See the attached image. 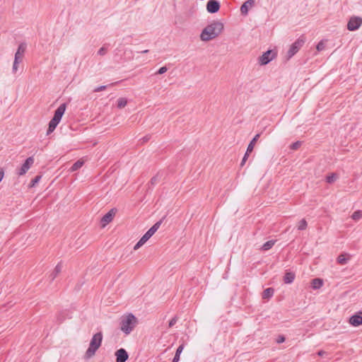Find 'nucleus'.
Returning <instances> with one entry per match:
<instances>
[{
	"instance_id": "obj_21",
	"label": "nucleus",
	"mask_w": 362,
	"mask_h": 362,
	"mask_svg": "<svg viewBox=\"0 0 362 362\" xmlns=\"http://www.w3.org/2000/svg\"><path fill=\"white\" fill-rule=\"evenodd\" d=\"M260 136V134H257L253 139L250 141L247 146V151L252 152L254 149L255 145Z\"/></svg>"
},
{
	"instance_id": "obj_36",
	"label": "nucleus",
	"mask_w": 362,
	"mask_h": 362,
	"mask_svg": "<svg viewBox=\"0 0 362 362\" xmlns=\"http://www.w3.org/2000/svg\"><path fill=\"white\" fill-rule=\"evenodd\" d=\"M301 144H302L301 141H296L291 145V149L297 150L298 148H300Z\"/></svg>"
},
{
	"instance_id": "obj_43",
	"label": "nucleus",
	"mask_w": 362,
	"mask_h": 362,
	"mask_svg": "<svg viewBox=\"0 0 362 362\" xmlns=\"http://www.w3.org/2000/svg\"><path fill=\"white\" fill-rule=\"evenodd\" d=\"M150 139H151V136L150 135H146V136H144L142 139H141V141L142 143H146L148 141H149Z\"/></svg>"
},
{
	"instance_id": "obj_11",
	"label": "nucleus",
	"mask_w": 362,
	"mask_h": 362,
	"mask_svg": "<svg viewBox=\"0 0 362 362\" xmlns=\"http://www.w3.org/2000/svg\"><path fill=\"white\" fill-rule=\"evenodd\" d=\"M66 108V104L62 103L61 104L57 109L54 111V117H52L53 119H55L60 122L62 116L64 115L65 110Z\"/></svg>"
},
{
	"instance_id": "obj_38",
	"label": "nucleus",
	"mask_w": 362,
	"mask_h": 362,
	"mask_svg": "<svg viewBox=\"0 0 362 362\" xmlns=\"http://www.w3.org/2000/svg\"><path fill=\"white\" fill-rule=\"evenodd\" d=\"M177 316H175L173 317L170 321H169V325H168V327H172L173 326H174L177 321Z\"/></svg>"
},
{
	"instance_id": "obj_17",
	"label": "nucleus",
	"mask_w": 362,
	"mask_h": 362,
	"mask_svg": "<svg viewBox=\"0 0 362 362\" xmlns=\"http://www.w3.org/2000/svg\"><path fill=\"white\" fill-rule=\"evenodd\" d=\"M295 274L291 272H286L284 276L285 284H291L295 279Z\"/></svg>"
},
{
	"instance_id": "obj_39",
	"label": "nucleus",
	"mask_w": 362,
	"mask_h": 362,
	"mask_svg": "<svg viewBox=\"0 0 362 362\" xmlns=\"http://www.w3.org/2000/svg\"><path fill=\"white\" fill-rule=\"evenodd\" d=\"M167 71L168 68L166 66H162L156 72V74L160 75L165 73Z\"/></svg>"
},
{
	"instance_id": "obj_14",
	"label": "nucleus",
	"mask_w": 362,
	"mask_h": 362,
	"mask_svg": "<svg viewBox=\"0 0 362 362\" xmlns=\"http://www.w3.org/2000/svg\"><path fill=\"white\" fill-rule=\"evenodd\" d=\"M255 5V0H247L244 2L240 6V12L243 16H246L248 13L249 8Z\"/></svg>"
},
{
	"instance_id": "obj_34",
	"label": "nucleus",
	"mask_w": 362,
	"mask_h": 362,
	"mask_svg": "<svg viewBox=\"0 0 362 362\" xmlns=\"http://www.w3.org/2000/svg\"><path fill=\"white\" fill-rule=\"evenodd\" d=\"M162 223V220H160L159 221H157L153 226H151L150 228L153 230L154 233H156L159 227L160 226Z\"/></svg>"
},
{
	"instance_id": "obj_15",
	"label": "nucleus",
	"mask_w": 362,
	"mask_h": 362,
	"mask_svg": "<svg viewBox=\"0 0 362 362\" xmlns=\"http://www.w3.org/2000/svg\"><path fill=\"white\" fill-rule=\"evenodd\" d=\"M27 49V44L25 42H21L18 45L17 51L15 53V56L23 58L25 52Z\"/></svg>"
},
{
	"instance_id": "obj_25",
	"label": "nucleus",
	"mask_w": 362,
	"mask_h": 362,
	"mask_svg": "<svg viewBox=\"0 0 362 362\" xmlns=\"http://www.w3.org/2000/svg\"><path fill=\"white\" fill-rule=\"evenodd\" d=\"M84 164V162L81 160H78L77 161H76L73 165L70 168V170L71 172H74V171H76L78 170V169H80Z\"/></svg>"
},
{
	"instance_id": "obj_32",
	"label": "nucleus",
	"mask_w": 362,
	"mask_h": 362,
	"mask_svg": "<svg viewBox=\"0 0 362 362\" xmlns=\"http://www.w3.org/2000/svg\"><path fill=\"white\" fill-rule=\"evenodd\" d=\"M109 47V44H105L98 51V54L101 56H104L107 52V49Z\"/></svg>"
},
{
	"instance_id": "obj_31",
	"label": "nucleus",
	"mask_w": 362,
	"mask_h": 362,
	"mask_svg": "<svg viewBox=\"0 0 362 362\" xmlns=\"http://www.w3.org/2000/svg\"><path fill=\"white\" fill-rule=\"evenodd\" d=\"M307 226H308L307 221H305V219L303 218L299 221L298 225V229L299 230H304L306 229Z\"/></svg>"
},
{
	"instance_id": "obj_2",
	"label": "nucleus",
	"mask_w": 362,
	"mask_h": 362,
	"mask_svg": "<svg viewBox=\"0 0 362 362\" xmlns=\"http://www.w3.org/2000/svg\"><path fill=\"white\" fill-rule=\"evenodd\" d=\"M137 323V318L132 313L122 315L119 322L120 329L125 334H129L136 327Z\"/></svg>"
},
{
	"instance_id": "obj_28",
	"label": "nucleus",
	"mask_w": 362,
	"mask_h": 362,
	"mask_svg": "<svg viewBox=\"0 0 362 362\" xmlns=\"http://www.w3.org/2000/svg\"><path fill=\"white\" fill-rule=\"evenodd\" d=\"M155 233L153 231V230H151V228H149L146 232V233L141 237L142 239H144V241L145 242H147V240H148L151 236L154 234Z\"/></svg>"
},
{
	"instance_id": "obj_48",
	"label": "nucleus",
	"mask_w": 362,
	"mask_h": 362,
	"mask_svg": "<svg viewBox=\"0 0 362 362\" xmlns=\"http://www.w3.org/2000/svg\"><path fill=\"white\" fill-rule=\"evenodd\" d=\"M148 52H149L148 49H145V50L141 51V53L144 54V53H148Z\"/></svg>"
},
{
	"instance_id": "obj_5",
	"label": "nucleus",
	"mask_w": 362,
	"mask_h": 362,
	"mask_svg": "<svg viewBox=\"0 0 362 362\" xmlns=\"http://www.w3.org/2000/svg\"><path fill=\"white\" fill-rule=\"evenodd\" d=\"M276 56V53L274 50L269 49L259 57V64L260 65H266L272 61Z\"/></svg>"
},
{
	"instance_id": "obj_6",
	"label": "nucleus",
	"mask_w": 362,
	"mask_h": 362,
	"mask_svg": "<svg viewBox=\"0 0 362 362\" xmlns=\"http://www.w3.org/2000/svg\"><path fill=\"white\" fill-rule=\"evenodd\" d=\"M362 25V18L361 17L354 16L351 17L348 23L347 29L350 31L358 30Z\"/></svg>"
},
{
	"instance_id": "obj_45",
	"label": "nucleus",
	"mask_w": 362,
	"mask_h": 362,
	"mask_svg": "<svg viewBox=\"0 0 362 362\" xmlns=\"http://www.w3.org/2000/svg\"><path fill=\"white\" fill-rule=\"evenodd\" d=\"M325 354V351L320 350L317 352V355L320 356H322Z\"/></svg>"
},
{
	"instance_id": "obj_40",
	"label": "nucleus",
	"mask_w": 362,
	"mask_h": 362,
	"mask_svg": "<svg viewBox=\"0 0 362 362\" xmlns=\"http://www.w3.org/2000/svg\"><path fill=\"white\" fill-rule=\"evenodd\" d=\"M158 180H159V176H158V175H156L153 176V177L151 179L150 182H151V184L152 185H156V184L158 182Z\"/></svg>"
},
{
	"instance_id": "obj_24",
	"label": "nucleus",
	"mask_w": 362,
	"mask_h": 362,
	"mask_svg": "<svg viewBox=\"0 0 362 362\" xmlns=\"http://www.w3.org/2000/svg\"><path fill=\"white\" fill-rule=\"evenodd\" d=\"M184 349V344L180 345L175 352L174 358L173 359V362H178L180 361V356Z\"/></svg>"
},
{
	"instance_id": "obj_18",
	"label": "nucleus",
	"mask_w": 362,
	"mask_h": 362,
	"mask_svg": "<svg viewBox=\"0 0 362 362\" xmlns=\"http://www.w3.org/2000/svg\"><path fill=\"white\" fill-rule=\"evenodd\" d=\"M59 123V122L58 121L53 119L52 118V119L49 122V126H48V129L47 131V135H49V134L53 132L54 131V129H56V127H57Z\"/></svg>"
},
{
	"instance_id": "obj_37",
	"label": "nucleus",
	"mask_w": 362,
	"mask_h": 362,
	"mask_svg": "<svg viewBox=\"0 0 362 362\" xmlns=\"http://www.w3.org/2000/svg\"><path fill=\"white\" fill-rule=\"evenodd\" d=\"M325 43L322 41L319 42L316 46V49L319 52L325 49Z\"/></svg>"
},
{
	"instance_id": "obj_20",
	"label": "nucleus",
	"mask_w": 362,
	"mask_h": 362,
	"mask_svg": "<svg viewBox=\"0 0 362 362\" xmlns=\"http://www.w3.org/2000/svg\"><path fill=\"white\" fill-rule=\"evenodd\" d=\"M274 289L273 288H267L264 290L262 293V298L263 299H269L272 298L274 295Z\"/></svg>"
},
{
	"instance_id": "obj_8",
	"label": "nucleus",
	"mask_w": 362,
	"mask_h": 362,
	"mask_svg": "<svg viewBox=\"0 0 362 362\" xmlns=\"http://www.w3.org/2000/svg\"><path fill=\"white\" fill-rule=\"evenodd\" d=\"M221 5L218 0H209L206 3V11L210 13H216L220 9Z\"/></svg>"
},
{
	"instance_id": "obj_19",
	"label": "nucleus",
	"mask_w": 362,
	"mask_h": 362,
	"mask_svg": "<svg viewBox=\"0 0 362 362\" xmlns=\"http://www.w3.org/2000/svg\"><path fill=\"white\" fill-rule=\"evenodd\" d=\"M323 285V280L320 278H315L312 280L311 286L313 289H318Z\"/></svg>"
},
{
	"instance_id": "obj_16",
	"label": "nucleus",
	"mask_w": 362,
	"mask_h": 362,
	"mask_svg": "<svg viewBox=\"0 0 362 362\" xmlns=\"http://www.w3.org/2000/svg\"><path fill=\"white\" fill-rule=\"evenodd\" d=\"M62 263L59 262L57 264V266L55 267V268L54 269L53 272H52V274L49 275V279H50V281H52L54 280V279L58 276V274L59 273H61L62 272Z\"/></svg>"
},
{
	"instance_id": "obj_22",
	"label": "nucleus",
	"mask_w": 362,
	"mask_h": 362,
	"mask_svg": "<svg viewBox=\"0 0 362 362\" xmlns=\"http://www.w3.org/2000/svg\"><path fill=\"white\" fill-rule=\"evenodd\" d=\"M276 241V240H275L267 241L265 243L263 244V245L261 247V250L263 251H267L270 250L274 245Z\"/></svg>"
},
{
	"instance_id": "obj_29",
	"label": "nucleus",
	"mask_w": 362,
	"mask_h": 362,
	"mask_svg": "<svg viewBox=\"0 0 362 362\" xmlns=\"http://www.w3.org/2000/svg\"><path fill=\"white\" fill-rule=\"evenodd\" d=\"M362 218V211L361 210H357L353 213L351 215V218L354 221H358Z\"/></svg>"
},
{
	"instance_id": "obj_35",
	"label": "nucleus",
	"mask_w": 362,
	"mask_h": 362,
	"mask_svg": "<svg viewBox=\"0 0 362 362\" xmlns=\"http://www.w3.org/2000/svg\"><path fill=\"white\" fill-rule=\"evenodd\" d=\"M146 242L144 241V239H142L141 238L140 240L136 243V244L134 247V250H136L139 247H141Z\"/></svg>"
},
{
	"instance_id": "obj_30",
	"label": "nucleus",
	"mask_w": 362,
	"mask_h": 362,
	"mask_svg": "<svg viewBox=\"0 0 362 362\" xmlns=\"http://www.w3.org/2000/svg\"><path fill=\"white\" fill-rule=\"evenodd\" d=\"M127 104V100L124 98H119L117 100V107L119 108H123Z\"/></svg>"
},
{
	"instance_id": "obj_1",
	"label": "nucleus",
	"mask_w": 362,
	"mask_h": 362,
	"mask_svg": "<svg viewBox=\"0 0 362 362\" xmlns=\"http://www.w3.org/2000/svg\"><path fill=\"white\" fill-rule=\"evenodd\" d=\"M223 30V24L218 21H213L203 29L200 38L202 41H209L218 36Z\"/></svg>"
},
{
	"instance_id": "obj_33",
	"label": "nucleus",
	"mask_w": 362,
	"mask_h": 362,
	"mask_svg": "<svg viewBox=\"0 0 362 362\" xmlns=\"http://www.w3.org/2000/svg\"><path fill=\"white\" fill-rule=\"evenodd\" d=\"M41 179V176L40 175H37L35 176L31 181H30V187H34L37 183L39 182V181Z\"/></svg>"
},
{
	"instance_id": "obj_12",
	"label": "nucleus",
	"mask_w": 362,
	"mask_h": 362,
	"mask_svg": "<svg viewBox=\"0 0 362 362\" xmlns=\"http://www.w3.org/2000/svg\"><path fill=\"white\" fill-rule=\"evenodd\" d=\"M66 108V104L62 103L61 104L57 109L54 111V117H52L53 119H55L60 122L62 116L64 115L65 110Z\"/></svg>"
},
{
	"instance_id": "obj_42",
	"label": "nucleus",
	"mask_w": 362,
	"mask_h": 362,
	"mask_svg": "<svg viewBox=\"0 0 362 362\" xmlns=\"http://www.w3.org/2000/svg\"><path fill=\"white\" fill-rule=\"evenodd\" d=\"M285 341V337L283 335H279L276 339V342L278 344L283 343Z\"/></svg>"
},
{
	"instance_id": "obj_27",
	"label": "nucleus",
	"mask_w": 362,
	"mask_h": 362,
	"mask_svg": "<svg viewBox=\"0 0 362 362\" xmlns=\"http://www.w3.org/2000/svg\"><path fill=\"white\" fill-rule=\"evenodd\" d=\"M337 178H338V176L336 173H331L330 175H328L326 177V181H327V182L332 184V183L334 182Z\"/></svg>"
},
{
	"instance_id": "obj_46",
	"label": "nucleus",
	"mask_w": 362,
	"mask_h": 362,
	"mask_svg": "<svg viewBox=\"0 0 362 362\" xmlns=\"http://www.w3.org/2000/svg\"><path fill=\"white\" fill-rule=\"evenodd\" d=\"M246 160H247L246 158H243L240 165L243 166L245 165Z\"/></svg>"
},
{
	"instance_id": "obj_3",
	"label": "nucleus",
	"mask_w": 362,
	"mask_h": 362,
	"mask_svg": "<svg viewBox=\"0 0 362 362\" xmlns=\"http://www.w3.org/2000/svg\"><path fill=\"white\" fill-rule=\"evenodd\" d=\"M103 341V334L98 332L95 334L90 342L89 347L86 352V356L87 358L93 356L96 351L99 349Z\"/></svg>"
},
{
	"instance_id": "obj_44",
	"label": "nucleus",
	"mask_w": 362,
	"mask_h": 362,
	"mask_svg": "<svg viewBox=\"0 0 362 362\" xmlns=\"http://www.w3.org/2000/svg\"><path fill=\"white\" fill-rule=\"evenodd\" d=\"M62 314H63L62 313H60V314L58 315V317H57V320H58L59 322H62L64 320V319H65V318H64V316H62Z\"/></svg>"
},
{
	"instance_id": "obj_47",
	"label": "nucleus",
	"mask_w": 362,
	"mask_h": 362,
	"mask_svg": "<svg viewBox=\"0 0 362 362\" xmlns=\"http://www.w3.org/2000/svg\"><path fill=\"white\" fill-rule=\"evenodd\" d=\"M250 153L251 152H248L247 150L245 153V155H244V156H243V158H246V159H247V158H248V156H249Z\"/></svg>"
},
{
	"instance_id": "obj_13",
	"label": "nucleus",
	"mask_w": 362,
	"mask_h": 362,
	"mask_svg": "<svg viewBox=\"0 0 362 362\" xmlns=\"http://www.w3.org/2000/svg\"><path fill=\"white\" fill-rule=\"evenodd\" d=\"M349 323L354 326L358 327L362 325V312H358L349 318Z\"/></svg>"
},
{
	"instance_id": "obj_7",
	"label": "nucleus",
	"mask_w": 362,
	"mask_h": 362,
	"mask_svg": "<svg viewBox=\"0 0 362 362\" xmlns=\"http://www.w3.org/2000/svg\"><path fill=\"white\" fill-rule=\"evenodd\" d=\"M34 163V158L33 157L30 156L28 157L24 163L21 165V167L18 170V175L21 176L25 175L28 170L30 169V168L32 166V165Z\"/></svg>"
},
{
	"instance_id": "obj_10",
	"label": "nucleus",
	"mask_w": 362,
	"mask_h": 362,
	"mask_svg": "<svg viewBox=\"0 0 362 362\" xmlns=\"http://www.w3.org/2000/svg\"><path fill=\"white\" fill-rule=\"evenodd\" d=\"M115 356L116 362H126L129 358V354L124 349L121 348L116 351Z\"/></svg>"
},
{
	"instance_id": "obj_26",
	"label": "nucleus",
	"mask_w": 362,
	"mask_h": 362,
	"mask_svg": "<svg viewBox=\"0 0 362 362\" xmlns=\"http://www.w3.org/2000/svg\"><path fill=\"white\" fill-rule=\"evenodd\" d=\"M349 258L346 257V254H341L337 257V262L341 265H344L348 262Z\"/></svg>"
},
{
	"instance_id": "obj_23",
	"label": "nucleus",
	"mask_w": 362,
	"mask_h": 362,
	"mask_svg": "<svg viewBox=\"0 0 362 362\" xmlns=\"http://www.w3.org/2000/svg\"><path fill=\"white\" fill-rule=\"evenodd\" d=\"M23 58H21L20 57H16V56L14 57V61H13V67H12L13 73L15 74L17 71L18 64H20L23 62Z\"/></svg>"
},
{
	"instance_id": "obj_9",
	"label": "nucleus",
	"mask_w": 362,
	"mask_h": 362,
	"mask_svg": "<svg viewBox=\"0 0 362 362\" xmlns=\"http://www.w3.org/2000/svg\"><path fill=\"white\" fill-rule=\"evenodd\" d=\"M116 211V209H112L102 217L100 220L102 227H105L107 224L112 221L114 216H115Z\"/></svg>"
},
{
	"instance_id": "obj_41",
	"label": "nucleus",
	"mask_w": 362,
	"mask_h": 362,
	"mask_svg": "<svg viewBox=\"0 0 362 362\" xmlns=\"http://www.w3.org/2000/svg\"><path fill=\"white\" fill-rule=\"evenodd\" d=\"M106 88H107V86H100L95 88L93 91L94 92H100V91L105 90Z\"/></svg>"
},
{
	"instance_id": "obj_4",
	"label": "nucleus",
	"mask_w": 362,
	"mask_h": 362,
	"mask_svg": "<svg viewBox=\"0 0 362 362\" xmlns=\"http://www.w3.org/2000/svg\"><path fill=\"white\" fill-rule=\"evenodd\" d=\"M305 43V37L303 36H300L298 37L290 47L289 49L287 52V58L291 59L293 56H294L299 49L303 46Z\"/></svg>"
}]
</instances>
